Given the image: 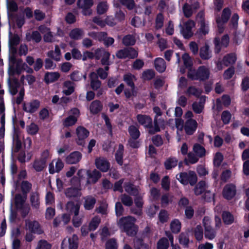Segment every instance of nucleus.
Returning a JSON list of instances; mask_svg holds the SVG:
<instances>
[{"label": "nucleus", "mask_w": 249, "mask_h": 249, "mask_svg": "<svg viewBox=\"0 0 249 249\" xmlns=\"http://www.w3.org/2000/svg\"><path fill=\"white\" fill-rule=\"evenodd\" d=\"M27 67V64L23 62L21 59H18L15 68H11L9 71V74L10 76L9 85V90L10 93L12 95H15L17 93V88L18 86V83L17 79H14L15 74L19 75L24 69Z\"/></svg>", "instance_id": "nucleus-1"}, {"label": "nucleus", "mask_w": 249, "mask_h": 249, "mask_svg": "<svg viewBox=\"0 0 249 249\" xmlns=\"http://www.w3.org/2000/svg\"><path fill=\"white\" fill-rule=\"evenodd\" d=\"M136 219L131 216L124 217L119 219L117 224L127 234L133 236L136 234L137 227L135 225Z\"/></svg>", "instance_id": "nucleus-2"}, {"label": "nucleus", "mask_w": 249, "mask_h": 249, "mask_svg": "<svg viewBox=\"0 0 249 249\" xmlns=\"http://www.w3.org/2000/svg\"><path fill=\"white\" fill-rule=\"evenodd\" d=\"M209 75V70L204 66L199 67L197 71L190 69L188 72V77L192 80H205Z\"/></svg>", "instance_id": "nucleus-3"}, {"label": "nucleus", "mask_w": 249, "mask_h": 249, "mask_svg": "<svg viewBox=\"0 0 249 249\" xmlns=\"http://www.w3.org/2000/svg\"><path fill=\"white\" fill-rule=\"evenodd\" d=\"M176 178L183 185H187L189 183L191 186H193L197 180L196 174L195 172L192 171L181 173L177 175Z\"/></svg>", "instance_id": "nucleus-4"}, {"label": "nucleus", "mask_w": 249, "mask_h": 249, "mask_svg": "<svg viewBox=\"0 0 249 249\" xmlns=\"http://www.w3.org/2000/svg\"><path fill=\"white\" fill-rule=\"evenodd\" d=\"M26 196L25 194L17 195L15 196V205L17 210L22 214L25 216L29 212V207L25 203Z\"/></svg>", "instance_id": "nucleus-5"}, {"label": "nucleus", "mask_w": 249, "mask_h": 249, "mask_svg": "<svg viewBox=\"0 0 249 249\" xmlns=\"http://www.w3.org/2000/svg\"><path fill=\"white\" fill-rule=\"evenodd\" d=\"M79 114V111L77 108L72 109L69 113V116L63 120V125L69 127L74 125L77 121Z\"/></svg>", "instance_id": "nucleus-6"}, {"label": "nucleus", "mask_w": 249, "mask_h": 249, "mask_svg": "<svg viewBox=\"0 0 249 249\" xmlns=\"http://www.w3.org/2000/svg\"><path fill=\"white\" fill-rule=\"evenodd\" d=\"M153 110L156 116L154 119V131H153L152 129L150 130V132L154 133L155 132H158L160 131V128H163L164 126L165 122L163 120L159 119L158 117L161 115V112L160 108L159 107H154Z\"/></svg>", "instance_id": "nucleus-7"}, {"label": "nucleus", "mask_w": 249, "mask_h": 249, "mask_svg": "<svg viewBox=\"0 0 249 249\" xmlns=\"http://www.w3.org/2000/svg\"><path fill=\"white\" fill-rule=\"evenodd\" d=\"M211 220L209 217H204L203 225L205 227V237L209 240L213 239L216 235L215 231L211 226Z\"/></svg>", "instance_id": "nucleus-8"}, {"label": "nucleus", "mask_w": 249, "mask_h": 249, "mask_svg": "<svg viewBox=\"0 0 249 249\" xmlns=\"http://www.w3.org/2000/svg\"><path fill=\"white\" fill-rule=\"evenodd\" d=\"M207 188V185L205 181H199L194 188V193L196 195L198 196L205 193V195L208 194L209 195V198H206L207 200L211 199H213V194L211 193L210 191H206Z\"/></svg>", "instance_id": "nucleus-9"}, {"label": "nucleus", "mask_w": 249, "mask_h": 249, "mask_svg": "<svg viewBox=\"0 0 249 249\" xmlns=\"http://www.w3.org/2000/svg\"><path fill=\"white\" fill-rule=\"evenodd\" d=\"M78 237L73 234L71 237L65 238L61 244V249H77Z\"/></svg>", "instance_id": "nucleus-10"}, {"label": "nucleus", "mask_w": 249, "mask_h": 249, "mask_svg": "<svg viewBox=\"0 0 249 249\" xmlns=\"http://www.w3.org/2000/svg\"><path fill=\"white\" fill-rule=\"evenodd\" d=\"M25 229L33 233H41L42 232L41 227L36 221L27 219L25 220Z\"/></svg>", "instance_id": "nucleus-11"}, {"label": "nucleus", "mask_w": 249, "mask_h": 249, "mask_svg": "<svg viewBox=\"0 0 249 249\" xmlns=\"http://www.w3.org/2000/svg\"><path fill=\"white\" fill-rule=\"evenodd\" d=\"M78 6L82 10L84 15H89L92 13L90 8L93 5V0H79L77 2Z\"/></svg>", "instance_id": "nucleus-12"}, {"label": "nucleus", "mask_w": 249, "mask_h": 249, "mask_svg": "<svg viewBox=\"0 0 249 249\" xmlns=\"http://www.w3.org/2000/svg\"><path fill=\"white\" fill-rule=\"evenodd\" d=\"M19 38L17 35L12 36L11 33H9V52L11 54V59L13 60L15 59L14 55L17 53V49L16 46L19 43Z\"/></svg>", "instance_id": "nucleus-13"}, {"label": "nucleus", "mask_w": 249, "mask_h": 249, "mask_svg": "<svg viewBox=\"0 0 249 249\" xmlns=\"http://www.w3.org/2000/svg\"><path fill=\"white\" fill-rule=\"evenodd\" d=\"M195 27V23L193 20H189L185 22L184 27L181 30V33L184 38H188L193 36L192 29Z\"/></svg>", "instance_id": "nucleus-14"}, {"label": "nucleus", "mask_w": 249, "mask_h": 249, "mask_svg": "<svg viewBox=\"0 0 249 249\" xmlns=\"http://www.w3.org/2000/svg\"><path fill=\"white\" fill-rule=\"evenodd\" d=\"M39 106L40 102L38 100H35L24 103L23 109L27 112L33 113L37 110Z\"/></svg>", "instance_id": "nucleus-15"}, {"label": "nucleus", "mask_w": 249, "mask_h": 249, "mask_svg": "<svg viewBox=\"0 0 249 249\" xmlns=\"http://www.w3.org/2000/svg\"><path fill=\"white\" fill-rule=\"evenodd\" d=\"M64 167L63 162L60 159H55L52 160L49 166V171L50 174H53L58 172Z\"/></svg>", "instance_id": "nucleus-16"}, {"label": "nucleus", "mask_w": 249, "mask_h": 249, "mask_svg": "<svg viewBox=\"0 0 249 249\" xmlns=\"http://www.w3.org/2000/svg\"><path fill=\"white\" fill-rule=\"evenodd\" d=\"M96 167L102 172H107L109 168V163L104 157L96 158L95 160Z\"/></svg>", "instance_id": "nucleus-17"}, {"label": "nucleus", "mask_w": 249, "mask_h": 249, "mask_svg": "<svg viewBox=\"0 0 249 249\" xmlns=\"http://www.w3.org/2000/svg\"><path fill=\"white\" fill-rule=\"evenodd\" d=\"M197 126L196 121L194 119L188 120L185 124L184 129L187 135H192L196 130Z\"/></svg>", "instance_id": "nucleus-18"}, {"label": "nucleus", "mask_w": 249, "mask_h": 249, "mask_svg": "<svg viewBox=\"0 0 249 249\" xmlns=\"http://www.w3.org/2000/svg\"><path fill=\"white\" fill-rule=\"evenodd\" d=\"M95 56L97 59L102 58V63L104 65L108 64V60L110 56L108 52H106L103 49H98L95 51Z\"/></svg>", "instance_id": "nucleus-19"}, {"label": "nucleus", "mask_w": 249, "mask_h": 249, "mask_svg": "<svg viewBox=\"0 0 249 249\" xmlns=\"http://www.w3.org/2000/svg\"><path fill=\"white\" fill-rule=\"evenodd\" d=\"M76 134L78 139L77 143L82 145L84 143L83 140L88 137L89 133L84 127L79 126L76 129Z\"/></svg>", "instance_id": "nucleus-20"}, {"label": "nucleus", "mask_w": 249, "mask_h": 249, "mask_svg": "<svg viewBox=\"0 0 249 249\" xmlns=\"http://www.w3.org/2000/svg\"><path fill=\"white\" fill-rule=\"evenodd\" d=\"M229 42V37L228 36H224L222 37L221 39V41H220V40L215 38L214 40V43L215 47V51L216 53H218L221 49V46H223L224 47H227Z\"/></svg>", "instance_id": "nucleus-21"}, {"label": "nucleus", "mask_w": 249, "mask_h": 249, "mask_svg": "<svg viewBox=\"0 0 249 249\" xmlns=\"http://www.w3.org/2000/svg\"><path fill=\"white\" fill-rule=\"evenodd\" d=\"M74 83L69 80L65 81L62 85V92L66 95L71 94L74 91Z\"/></svg>", "instance_id": "nucleus-22"}, {"label": "nucleus", "mask_w": 249, "mask_h": 249, "mask_svg": "<svg viewBox=\"0 0 249 249\" xmlns=\"http://www.w3.org/2000/svg\"><path fill=\"white\" fill-rule=\"evenodd\" d=\"M235 194V188L233 185H226L224 188L223 195L225 198L228 199H231Z\"/></svg>", "instance_id": "nucleus-23"}, {"label": "nucleus", "mask_w": 249, "mask_h": 249, "mask_svg": "<svg viewBox=\"0 0 249 249\" xmlns=\"http://www.w3.org/2000/svg\"><path fill=\"white\" fill-rule=\"evenodd\" d=\"M40 32L44 35V40L46 42H52L53 36L50 29L44 26H40L39 27Z\"/></svg>", "instance_id": "nucleus-24"}, {"label": "nucleus", "mask_w": 249, "mask_h": 249, "mask_svg": "<svg viewBox=\"0 0 249 249\" xmlns=\"http://www.w3.org/2000/svg\"><path fill=\"white\" fill-rule=\"evenodd\" d=\"M137 118L138 122L145 127H149L152 124V119L147 115L138 114Z\"/></svg>", "instance_id": "nucleus-25"}, {"label": "nucleus", "mask_w": 249, "mask_h": 249, "mask_svg": "<svg viewBox=\"0 0 249 249\" xmlns=\"http://www.w3.org/2000/svg\"><path fill=\"white\" fill-rule=\"evenodd\" d=\"M82 155L79 152H74L71 154L66 158V162L69 164H75L80 161Z\"/></svg>", "instance_id": "nucleus-26"}, {"label": "nucleus", "mask_w": 249, "mask_h": 249, "mask_svg": "<svg viewBox=\"0 0 249 249\" xmlns=\"http://www.w3.org/2000/svg\"><path fill=\"white\" fill-rule=\"evenodd\" d=\"M80 205L78 203H74L73 202H68L66 205L65 209L67 212L70 213H79Z\"/></svg>", "instance_id": "nucleus-27"}, {"label": "nucleus", "mask_w": 249, "mask_h": 249, "mask_svg": "<svg viewBox=\"0 0 249 249\" xmlns=\"http://www.w3.org/2000/svg\"><path fill=\"white\" fill-rule=\"evenodd\" d=\"M155 69L160 72H163L165 71L166 65L165 61L161 58H157L154 61Z\"/></svg>", "instance_id": "nucleus-28"}, {"label": "nucleus", "mask_w": 249, "mask_h": 249, "mask_svg": "<svg viewBox=\"0 0 249 249\" xmlns=\"http://www.w3.org/2000/svg\"><path fill=\"white\" fill-rule=\"evenodd\" d=\"M84 207L86 210H90L93 208L96 202V199L92 196H89L84 197Z\"/></svg>", "instance_id": "nucleus-29"}, {"label": "nucleus", "mask_w": 249, "mask_h": 249, "mask_svg": "<svg viewBox=\"0 0 249 249\" xmlns=\"http://www.w3.org/2000/svg\"><path fill=\"white\" fill-rule=\"evenodd\" d=\"M47 55L56 61H59L61 57V53L59 46L56 45L55 46L54 51L48 52Z\"/></svg>", "instance_id": "nucleus-30"}, {"label": "nucleus", "mask_w": 249, "mask_h": 249, "mask_svg": "<svg viewBox=\"0 0 249 249\" xmlns=\"http://www.w3.org/2000/svg\"><path fill=\"white\" fill-rule=\"evenodd\" d=\"M60 77V74L58 72H48L44 77L46 83H50L56 81Z\"/></svg>", "instance_id": "nucleus-31"}, {"label": "nucleus", "mask_w": 249, "mask_h": 249, "mask_svg": "<svg viewBox=\"0 0 249 249\" xmlns=\"http://www.w3.org/2000/svg\"><path fill=\"white\" fill-rule=\"evenodd\" d=\"M84 35V33L83 30L79 28H75L72 30L69 34L70 37L75 40L81 39Z\"/></svg>", "instance_id": "nucleus-32"}, {"label": "nucleus", "mask_w": 249, "mask_h": 249, "mask_svg": "<svg viewBox=\"0 0 249 249\" xmlns=\"http://www.w3.org/2000/svg\"><path fill=\"white\" fill-rule=\"evenodd\" d=\"M90 78L91 80L90 85L92 89L93 90L98 89L101 86V82L97 79L96 74L93 72L90 74Z\"/></svg>", "instance_id": "nucleus-33"}, {"label": "nucleus", "mask_w": 249, "mask_h": 249, "mask_svg": "<svg viewBox=\"0 0 249 249\" xmlns=\"http://www.w3.org/2000/svg\"><path fill=\"white\" fill-rule=\"evenodd\" d=\"M136 80L135 76L131 74L127 73L124 76V81L131 87V89H134L135 88L134 81Z\"/></svg>", "instance_id": "nucleus-34"}, {"label": "nucleus", "mask_w": 249, "mask_h": 249, "mask_svg": "<svg viewBox=\"0 0 249 249\" xmlns=\"http://www.w3.org/2000/svg\"><path fill=\"white\" fill-rule=\"evenodd\" d=\"M181 227V222L179 220L175 219L170 223V229L172 232L177 233L180 231Z\"/></svg>", "instance_id": "nucleus-35"}, {"label": "nucleus", "mask_w": 249, "mask_h": 249, "mask_svg": "<svg viewBox=\"0 0 249 249\" xmlns=\"http://www.w3.org/2000/svg\"><path fill=\"white\" fill-rule=\"evenodd\" d=\"M128 132L131 137L134 139H137L140 135L138 127L136 125H132L129 127Z\"/></svg>", "instance_id": "nucleus-36"}, {"label": "nucleus", "mask_w": 249, "mask_h": 249, "mask_svg": "<svg viewBox=\"0 0 249 249\" xmlns=\"http://www.w3.org/2000/svg\"><path fill=\"white\" fill-rule=\"evenodd\" d=\"M66 196L68 197H76L81 196L80 190L78 188H70L65 192Z\"/></svg>", "instance_id": "nucleus-37"}, {"label": "nucleus", "mask_w": 249, "mask_h": 249, "mask_svg": "<svg viewBox=\"0 0 249 249\" xmlns=\"http://www.w3.org/2000/svg\"><path fill=\"white\" fill-rule=\"evenodd\" d=\"M102 107L101 103L98 100H95L91 103L89 109L92 113L96 114L101 110Z\"/></svg>", "instance_id": "nucleus-38"}, {"label": "nucleus", "mask_w": 249, "mask_h": 249, "mask_svg": "<svg viewBox=\"0 0 249 249\" xmlns=\"http://www.w3.org/2000/svg\"><path fill=\"white\" fill-rule=\"evenodd\" d=\"M71 79L75 82L79 81L84 78L85 79L86 78V75L83 74L78 71H73L70 75Z\"/></svg>", "instance_id": "nucleus-39"}, {"label": "nucleus", "mask_w": 249, "mask_h": 249, "mask_svg": "<svg viewBox=\"0 0 249 249\" xmlns=\"http://www.w3.org/2000/svg\"><path fill=\"white\" fill-rule=\"evenodd\" d=\"M184 122L182 120L180 119H177L176 120V127L178 129L177 130V135H178V141H180L181 138V133H182V131L183 127Z\"/></svg>", "instance_id": "nucleus-40"}, {"label": "nucleus", "mask_w": 249, "mask_h": 249, "mask_svg": "<svg viewBox=\"0 0 249 249\" xmlns=\"http://www.w3.org/2000/svg\"><path fill=\"white\" fill-rule=\"evenodd\" d=\"M89 35L95 39L104 41L107 36V34L106 32H91L89 34Z\"/></svg>", "instance_id": "nucleus-41"}, {"label": "nucleus", "mask_w": 249, "mask_h": 249, "mask_svg": "<svg viewBox=\"0 0 249 249\" xmlns=\"http://www.w3.org/2000/svg\"><path fill=\"white\" fill-rule=\"evenodd\" d=\"M236 60V56L233 53L229 54L225 56L223 59V63L226 66L233 64Z\"/></svg>", "instance_id": "nucleus-42"}, {"label": "nucleus", "mask_w": 249, "mask_h": 249, "mask_svg": "<svg viewBox=\"0 0 249 249\" xmlns=\"http://www.w3.org/2000/svg\"><path fill=\"white\" fill-rule=\"evenodd\" d=\"M200 57L204 59H208L211 57V54L209 52V46L207 45L201 48L200 50Z\"/></svg>", "instance_id": "nucleus-43"}, {"label": "nucleus", "mask_w": 249, "mask_h": 249, "mask_svg": "<svg viewBox=\"0 0 249 249\" xmlns=\"http://www.w3.org/2000/svg\"><path fill=\"white\" fill-rule=\"evenodd\" d=\"M101 219L98 216H95L92 218L89 223V229L90 231H95L100 223Z\"/></svg>", "instance_id": "nucleus-44"}, {"label": "nucleus", "mask_w": 249, "mask_h": 249, "mask_svg": "<svg viewBox=\"0 0 249 249\" xmlns=\"http://www.w3.org/2000/svg\"><path fill=\"white\" fill-rule=\"evenodd\" d=\"M193 151L199 158L205 156L206 153L205 148L198 144L194 145Z\"/></svg>", "instance_id": "nucleus-45"}, {"label": "nucleus", "mask_w": 249, "mask_h": 249, "mask_svg": "<svg viewBox=\"0 0 249 249\" xmlns=\"http://www.w3.org/2000/svg\"><path fill=\"white\" fill-rule=\"evenodd\" d=\"M46 166V163L44 160H37L33 163V167L36 171H42Z\"/></svg>", "instance_id": "nucleus-46"}, {"label": "nucleus", "mask_w": 249, "mask_h": 249, "mask_svg": "<svg viewBox=\"0 0 249 249\" xmlns=\"http://www.w3.org/2000/svg\"><path fill=\"white\" fill-rule=\"evenodd\" d=\"M108 8V5L106 1L99 2L97 6V11L99 14H103L106 13Z\"/></svg>", "instance_id": "nucleus-47"}, {"label": "nucleus", "mask_w": 249, "mask_h": 249, "mask_svg": "<svg viewBox=\"0 0 249 249\" xmlns=\"http://www.w3.org/2000/svg\"><path fill=\"white\" fill-rule=\"evenodd\" d=\"M88 175L92 183H95L101 177V174L96 170H93L91 173L88 172Z\"/></svg>", "instance_id": "nucleus-48"}, {"label": "nucleus", "mask_w": 249, "mask_h": 249, "mask_svg": "<svg viewBox=\"0 0 249 249\" xmlns=\"http://www.w3.org/2000/svg\"><path fill=\"white\" fill-rule=\"evenodd\" d=\"M222 218L224 223L227 225L231 224L234 221L233 216L228 212H223Z\"/></svg>", "instance_id": "nucleus-49"}, {"label": "nucleus", "mask_w": 249, "mask_h": 249, "mask_svg": "<svg viewBox=\"0 0 249 249\" xmlns=\"http://www.w3.org/2000/svg\"><path fill=\"white\" fill-rule=\"evenodd\" d=\"M182 58L185 67L186 68H188L189 70L190 69H192L191 68L193 65V62L189 55L188 53H185L183 54Z\"/></svg>", "instance_id": "nucleus-50"}, {"label": "nucleus", "mask_w": 249, "mask_h": 249, "mask_svg": "<svg viewBox=\"0 0 249 249\" xmlns=\"http://www.w3.org/2000/svg\"><path fill=\"white\" fill-rule=\"evenodd\" d=\"M26 129L27 133L32 135L37 134L39 130L38 125L34 123H32L30 124L27 125Z\"/></svg>", "instance_id": "nucleus-51"}, {"label": "nucleus", "mask_w": 249, "mask_h": 249, "mask_svg": "<svg viewBox=\"0 0 249 249\" xmlns=\"http://www.w3.org/2000/svg\"><path fill=\"white\" fill-rule=\"evenodd\" d=\"M135 203L136 206L137 207L138 209L135 210V209H132V212L133 213L140 215L141 214V208L143 205V202L142 199L141 197H138L135 200Z\"/></svg>", "instance_id": "nucleus-52"}, {"label": "nucleus", "mask_w": 249, "mask_h": 249, "mask_svg": "<svg viewBox=\"0 0 249 249\" xmlns=\"http://www.w3.org/2000/svg\"><path fill=\"white\" fill-rule=\"evenodd\" d=\"M79 213H75L72 217L73 225L75 227H79L83 222V215H79Z\"/></svg>", "instance_id": "nucleus-53"}, {"label": "nucleus", "mask_w": 249, "mask_h": 249, "mask_svg": "<svg viewBox=\"0 0 249 249\" xmlns=\"http://www.w3.org/2000/svg\"><path fill=\"white\" fill-rule=\"evenodd\" d=\"M30 201L33 208L36 209H38L40 203L38 196L36 194L32 195Z\"/></svg>", "instance_id": "nucleus-54"}, {"label": "nucleus", "mask_w": 249, "mask_h": 249, "mask_svg": "<svg viewBox=\"0 0 249 249\" xmlns=\"http://www.w3.org/2000/svg\"><path fill=\"white\" fill-rule=\"evenodd\" d=\"M194 234L197 240L200 241L203 238V230L202 227L198 225L194 230Z\"/></svg>", "instance_id": "nucleus-55"}, {"label": "nucleus", "mask_w": 249, "mask_h": 249, "mask_svg": "<svg viewBox=\"0 0 249 249\" xmlns=\"http://www.w3.org/2000/svg\"><path fill=\"white\" fill-rule=\"evenodd\" d=\"M198 157L197 155H195L192 153H189L188 154L187 158L185 159V161L186 163L194 164L197 162L198 160Z\"/></svg>", "instance_id": "nucleus-56"}, {"label": "nucleus", "mask_w": 249, "mask_h": 249, "mask_svg": "<svg viewBox=\"0 0 249 249\" xmlns=\"http://www.w3.org/2000/svg\"><path fill=\"white\" fill-rule=\"evenodd\" d=\"M178 163V160L176 159L172 158L168 159L165 162V166L166 169H170L175 167Z\"/></svg>", "instance_id": "nucleus-57"}, {"label": "nucleus", "mask_w": 249, "mask_h": 249, "mask_svg": "<svg viewBox=\"0 0 249 249\" xmlns=\"http://www.w3.org/2000/svg\"><path fill=\"white\" fill-rule=\"evenodd\" d=\"M178 240L180 244L183 245L185 247H187L189 240L187 233H181L178 237Z\"/></svg>", "instance_id": "nucleus-58"}, {"label": "nucleus", "mask_w": 249, "mask_h": 249, "mask_svg": "<svg viewBox=\"0 0 249 249\" xmlns=\"http://www.w3.org/2000/svg\"><path fill=\"white\" fill-rule=\"evenodd\" d=\"M27 39L29 41L33 40L36 42H39L41 39V36L37 31H34L31 36L27 35Z\"/></svg>", "instance_id": "nucleus-59"}, {"label": "nucleus", "mask_w": 249, "mask_h": 249, "mask_svg": "<svg viewBox=\"0 0 249 249\" xmlns=\"http://www.w3.org/2000/svg\"><path fill=\"white\" fill-rule=\"evenodd\" d=\"M123 150V146L122 145H120L115 155L116 161L120 165L123 163L122 158Z\"/></svg>", "instance_id": "nucleus-60"}, {"label": "nucleus", "mask_w": 249, "mask_h": 249, "mask_svg": "<svg viewBox=\"0 0 249 249\" xmlns=\"http://www.w3.org/2000/svg\"><path fill=\"white\" fill-rule=\"evenodd\" d=\"M168 247V241L166 238H161L157 243V249H167Z\"/></svg>", "instance_id": "nucleus-61"}, {"label": "nucleus", "mask_w": 249, "mask_h": 249, "mask_svg": "<svg viewBox=\"0 0 249 249\" xmlns=\"http://www.w3.org/2000/svg\"><path fill=\"white\" fill-rule=\"evenodd\" d=\"M199 24L200 25L199 31L200 34L205 35L209 33V29L208 24L206 21H201Z\"/></svg>", "instance_id": "nucleus-62"}, {"label": "nucleus", "mask_w": 249, "mask_h": 249, "mask_svg": "<svg viewBox=\"0 0 249 249\" xmlns=\"http://www.w3.org/2000/svg\"><path fill=\"white\" fill-rule=\"evenodd\" d=\"M135 39L134 36L131 35H127L124 36L123 38V43L126 45H133L135 43Z\"/></svg>", "instance_id": "nucleus-63"}, {"label": "nucleus", "mask_w": 249, "mask_h": 249, "mask_svg": "<svg viewBox=\"0 0 249 249\" xmlns=\"http://www.w3.org/2000/svg\"><path fill=\"white\" fill-rule=\"evenodd\" d=\"M169 219V214L167 211L162 210L159 214V221L161 223L166 222Z\"/></svg>", "instance_id": "nucleus-64"}]
</instances>
